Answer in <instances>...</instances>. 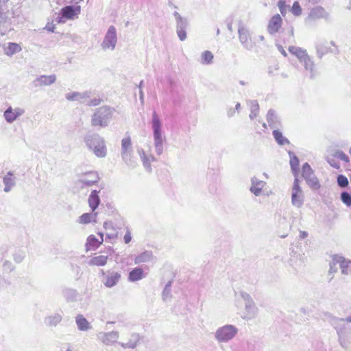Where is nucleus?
I'll use <instances>...</instances> for the list:
<instances>
[{"instance_id":"7c9ffc66","label":"nucleus","mask_w":351,"mask_h":351,"mask_svg":"<svg viewBox=\"0 0 351 351\" xmlns=\"http://www.w3.org/2000/svg\"><path fill=\"white\" fill-rule=\"evenodd\" d=\"M239 34L242 43H247L250 40L249 32L244 28L239 29Z\"/></svg>"},{"instance_id":"a878e982","label":"nucleus","mask_w":351,"mask_h":351,"mask_svg":"<svg viewBox=\"0 0 351 351\" xmlns=\"http://www.w3.org/2000/svg\"><path fill=\"white\" fill-rule=\"evenodd\" d=\"M273 135L276 141L280 145L289 144V141L282 134V132L278 130L273 131Z\"/></svg>"},{"instance_id":"bb28decb","label":"nucleus","mask_w":351,"mask_h":351,"mask_svg":"<svg viewBox=\"0 0 351 351\" xmlns=\"http://www.w3.org/2000/svg\"><path fill=\"white\" fill-rule=\"evenodd\" d=\"M265 186V182L263 181L253 182L252 186L250 188V191L255 195H259L261 193L263 188Z\"/></svg>"},{"instance_id":"a18cd8bd","label":"nucleus","mask_w":351,"mask_h":351,"mask_svg":"<svg viewBox=\"0 0 351 351\" xmlns=\"http://www.w3.org/2000/svg\"><path fill=\"white\" fill-rule=\"evenodd\" d=\"M45 29H47L49 32H53L56 29V25L53 23H47Z\"/></svg>"},{"instance_id":"c85d7f7f","label":"nucleus","mask_w":351,"mask_h":351,"mask_svg":"<svg viewBox=\"0 0 351 351\" xmlns=\"http://www.w3.org/2000/svg\"><path fill=\"white\" fill-rule=\"evenodd\" d=\"M300 62L304 64L306 70L309 71L311 73L314 71V63L308 55L306 56Z\"/></svg>"},{"instance_id":"423d86ee","label":"nucleus","mask_w":351,"mask_h":351,"mask_svg":"<svg viewBox=\"0 0 351 351\" xmlns=\"http://www.w3.org/2000/svg\"><path fill=\"white\" fill-rule=\"evenodd\" d=\"M102 275L104 277V284L108 288L115 286L121 278V274L117 271H108L106 273L102 270Z\"/></svg>"},{"instance_id":"473e14b6","label":"nucleus","mask_w":351,"mask_h":351,"mask_svg":"<svg viewBox=\"0 0 351 351\" xmlns=\"http://www.w3.org/2000/svg\"><path fill=\"white\" fill-rule=\"evenodd\" d=\"M213 59V53L209 51H205L202 54V61L204 64H209L212 62Z\"/></svg>"},{"instance_id":"72a5a7b5","label":"nucleus","mask_w":351,"mask_h":351,"mask_svg":"<svg viewBox=\"0 0 351 351\" xmlns=\"http://www.w3.org/2000/svg\"><path fill=\"white\" fill-rule=\"evenodd\" d=\"M341 201L348 206H351V195L348 192H343L341 195Z\"/></svg>"},{"instance_id":"f704fd0d","label":"nucleus","mask_w":351,"mask_h":351,"mask_svg":"<svg viewBox=\"0 0 351 351\" xmlns=\"http://www.w3.org/2000/svg\"><path fill=\"white\" fill-rule=\"evenodd\" d=\"M291 10L295 16H300L302 14V8L298 1L293 3Z\"/></svg>"},{"instance_id":"4c0bfd02","label":"nucleus","mask_w":351,"mask_h":351,"mask_svg":"<svg viewBox=\"0 0 351 351\" xmlns=\"http://www.w3.org/2000/svg\"><path fill=\"white\" fill-rule=\"evenodd\" d=\"M276 113L273 110H269L267 114V120L269 125H271L276 122Z\"/></svg>"},{"instance_id":"ddd939ff","label":"nucleus","mask_w":351,"mask_h":351,"mask_svg":"<svg viewBox=\"0 0 351 351\" xmlns=\"http://www.w3.org/2000/svg\"><path fill=\"white\" fill-rule=\"evenodd\" d=\"M99 180V176L96 172H89L86 173L80 182L85 186H92L96 184Z\"/></svg>"},{"instance_id":"7ed1b4c3","label":"nucleus","mask_w":351,"mask_h":351,"mask_svg":"<svg viewBox=\"0 0 351 351\" xmlns=\"http://www.w3.org/2000/svg\"><path fill=\"white\" fill-rule=\"evenodd\" d=\"M302 175L311 188L317 189L319 187V182L315 176L313 169L308 163L303 165Z\"/></svg>"},{"instance_id":"39448f33","label":"nucleus","mask_w":351,"mask_h":351,"mask_svg":"<svg viewBox=\"0 0 351 351\" xmlns=\"http://www.w3.org/2000/svg\"><path fill=\"white\" fill-rule=\"evenodd\" d=\"M283 20L280 14H274L269 19L267 24V32L270 34H275L280 32L282 26Z\"/></svg>"},{"instance_id":"c9c22d12","label":"nucleus","mask_w":351,"mask_h":351,"mask_svg":"<svg viewBox=\"0 0 351 351\" xmlns=\"http://www.w3.org/2000/svg\"><path fill=\"white\" fill-rule=\"evenodd\" d=\"M278 7L279 8V10L282 16H285L287 14V10L288 5L286 4L285 1L284 0H280L278 2Z\"/></svg>"},{"instance_id":"3c124183","label":"nucleus","mask_w":351,"mask_h":351,"mask_svg":"<svg viewBox=\"0 0 351 351\" xmlns=\"http://www.w3.org/2000/svg\"><path fill=\"white\" fill-rule=\"evenodd\" d=\"M240 106V104H237V106H236V108L238 109Z\"/></svg>"},{"instance_id":"c756f323","label":"nucleus","mask_w":351,"mask_h":351,"mask_svg":"<svg viewBox=\"0 0 351 351\" xmlns=\"http://www.w3.org/2000/svg\"><path fill=\"white\" fill-rule=\"evenodd\" d=\"M259 112V105L256 101L252 102L250 104V119L256 118Z\"/></svg>"},{"instance_id":"f3484780","label":"nucleus","mask_w":351,"mask_h":351,"mask_svg":"<svg viewBox=\"0 0 351 351\" xmlns=\"http://www.w3.org/2000/svg\"><path fill=\"white\" fill-rule=\"evenodd\" d=\"M119 338V334L117 332H110L104 334L101 337V341L106 345H110L117 342Z\"/></svg>"},{"instance_id":"b1692460","label":"nucleus","mask_w":351,"mask_h":351,"mask_svg":"<svg viewBox=\"0 0 351 351\" xmlns=\"http://www.w3.org/2000/svg\"><path fill=\"white\" fill-rule=\"evenodd\" d=\"M108 261V256L100 255L98 256L93 257L90 261V264L95 266H104L106 264Z\"/></svg>"},{"instance_id":"79ce46f5","label":"nucleus","mask_w":351,"mask_h":351,"mask_svg":"<svg viewBox=\"0 0 351 351\" xmlns=\"http://www.w3.org/2000/svg\"><path fill=\"white\" fill-rule=\"evenodd\" d=\"M80 97V93H68L66 96V98L69 101L77 100Z\"/></svg>"},{"instance_id":"1a4fd4ad","label":"nucleus","mask_w":351,"mask_h":351,"mask_svg":"<svg viewBox=\"0 0 351 351\" xmlns=\"http://www.w3.org/2000/svg\"><path fill=\"white\" fill-rule=\"evenodd\" d=\"M351 261H346L342 256L335 255L332 257V261L330 265V269L333 267H336L337 265H339L341 272L344 274H348L350 272V265Z\"/></svg>"},{"instance_id":"f03ea898","label":"nucleus","mask_w":351,"mask_h":351,"mask_svg":"<svg viewBox=\"0 0 351 351\" xmlns=\"http://www.w3.org/2000/svg\"><path fill=\"white\" fill-rule=\"evenodd\" d=\"M88 147L97 157H104L107 153L104 140L99 137H90L86 141Z\"/></svg>"},{"instance_id":"c03bdc74","label":"nucleus","mask_w":351,"mask_h":351,"mask_svg":"<svg viewBox=\"0 0 351 351\" xmlns=\"http://www.w3.org/2000/svg\"><path fill=\"white\" fill-rule=\"evenodd\" d=\"M124 241L125 243H129L131 240H132V237H131V232L129 230H127L125 234L124 235Z\"/></svg>"},{"instance_id":"e433bc0d","label":"nucleus","mask_w":351,"mask_h":351,"mask_svg":"<svg viewBox=\"0 0 351 351\" xmlns=\"http://www.w3.org/2000/svg\"><path fill=\"white\" fill-rule=\"evenodd\" d=\"M337 183L339 186L341 187H346L348 185L349 182L346 176L343 175H339L337 177Z\"/></svg>"},{"instance_id":"f8f14e48","label":"nucleus","mask_w":351,"mask_h":351,"mask_svg":"<svg viewBox=\"0 0 351 351\" xmlns=\"http://www.w3.org/2000/svg\"><path fill=\"white\" fill-rule=\"evenodd\" d=\"M99 239H97L94 235H90L86 241V249L88 250H93L100 246L104 242V234L99 233Z\"/></svg>"},{"instance_id":"20e7f679","label":"nucleus","mask_w":351,"mask_h":351,"mask_svg":"<svg viewBox=\"0 0 351 351\" xmlns=\"http://www.w3.org/2000/svg\"><path fill=\"white\" fill-rule=\"evenodd\" d=\"M237 333V329L232 326H226L217 331L216 337L219 341H226L232 339Z\"/></svg>"},{"instance_id":"4be33fe9","label":"nucleus","mask_w":351,"mask_h":351,"mask_svg":"<svg viewBox=\"0 0 351 351\" xmlns=\"http://www.w3.org/2000/svg\"><path fill=\"white\" fill-rule=\"evenodd\" d=\"M21 114L20 110H13L11 108H9L4 112V117L8 122L14 121Z\"/></svg>"},{"instance_id":"2eb2a0df","label":"nucleus","mask_w":351,"mask_h":351,"mask_svg":"<svg viewBox=\"0 0 351 351\" xmlns=\"http://www.w3.org/2000/svg\"><path fill=\"white\" fill-rule=\"evenodd\" d=\"M145 277L144 271L141 267H135L128 274V280L136 282L142 280Z\"/></svg>"},{"instance_id":"8fccbe9b","label":"nucleus","mask_w":351,"mask_h":351,"mask_svg":"<svg viewBox=\"0 0 351 351\" xmlns=\"http://www.w3.org/2000/svg\"><path fill=\"white\" fill-rule=\"evenodd\" d=\"M290 34L291 36H293V29L291 28V29L290 30Z\"/></svg>"},{"instance_id":"6e6552de","label":"nucleus","mask_w":351,"mask_h":351,"mask_svg":"<svg viewBox=\"0 0 351 351\" xmlns=\"http://www.w3.org/2000/svg\"><path fill=\"white\" fill-rule=\"evenodd\" d=\"M153 128H154V141L156 147H160L162 145V139L161 135L160 130V121L156 112L153 114Z\"/></svg>"},{"instance_id":"864d4df0","label":"nucleus","mask_w":351,"mask_h":351,"mask_svg":"<svg viewBox=\"0 0 351 351\" xmlns=\"http://www.w3.org/2000/svg\"><path fill=\"white\" fill-rule=\"evenodd\" d=\"M345 160H346V161H348V157H347V156H345Z\"/></svg>"},{"instance_id":"a211bd4d","label":"nucleus","mask_w":351,"mask_h":351,"mask_svg":"<svg viewBox=\"0 0 351 351\" xmlns=\"http://www.w3.org/2000/svg\"><path fill=\"white\" fill-rule=\"evenodd\" d=\"M100 203V199L98 193L96 191H93L88 198V205L92 211H95Z\"/></svg>"},{"instance_id":"4468645a","label":"nucleus","mask_w":351,"mask_h":351,"mask_svg":"<svg viewBox=\"0 0 351 351\" xmlns=\"http://www.w3.org/2000/svg\"><path fill=\"white\" fill-rule=\"evenodd\" d=\"M309 16L313 20H317L327 18L328 14L324 8L317 6L311 10Z\"/></svg>"},{"instance_id":"603ef678","label":"nucleus","mask_w":351,"mask_h":351,"mask_svg":"<svg viewBox=\"0 0 351 351\" xmlns=\"http://www.w3.org/2000/svg\"><path fill=\"white\" fill-rule=\"evenodd\" d=\"M136 346V343H133L132 345H131L130 346L131 347H134Z\"/></svg>"},{"instance_id":"58836bf2","label":"nucleus","mask_w":351,"mask_h":351,"mask_svg":"<svg viewBox=\"0 0 351 351\" xmlns=\"http://www.w3.org/2000/svg\"><path fill=\"white\" fill-rule=\"evenodd\" d=\"M40 80L42 82L45 84H53L56 80V76L55 75H49V76H42Z\"/></svg>"},{"instance_id":"412c9836","label":"nucleus","mask_w":351,"mask_h":351,"mask_svg":"<svg viewBox=\"0 0 351 351\" xmlns=\"http://www.w3.org/2000/svg\"><path fill=\"white\" fill-rule=\"evenodd\" d=\"M152 258V253L151 252L145 251L134 258V263L136 265L146 263Z\"/></svg>"},{"instance_id":"cd10ccee","label":"nucleus","mask_w":351,"mask_h":351,"mask_svg":"<svg viewBox=\"0 0 351 351\" xmlns=\"http://www.w3.org/2000/svg\"><path fill=\"white\" fill-rule=\"evenodd\" d=\"M97 216V213L90 214V213H84L79 218V222L82 224H86L91 221H95V217Z\"/></svg>"},{"instance_id":"6ab92c4d","label":"nucleus","mask_w":351,"mask_h":351,"mask_svg":"<svg viewBox=\"0 0 351 351\" xmlns=\"http://www.w3.org/2000/svg\"><path fill=\"white\" fill-rule=\"evenodd\" d=\"M288 50L291 53L295 56L300 61H302L308 55L306 50L295 46L289 47Z\"/></svg>"},{"instance_id":"a19ab883","label":"nucleus","mask_w":351,"mask_h":351,"mask_svg":"<svg viewBox=\"0 0 351 351\" xmlns=\"http://www.w3.org/2000/svg\"><path fill=\"white\" fill-rule=\"evenodd\" d=\"M102 101V99H100V98H94V99H90L87 105L89 106H98L99 105Z\"/></svg>"},{"instance_id":"aec40b11","label":"nucleus","mask_w":351,"mask_h":351,"mask_svg":"<svg viewBox=\"0 0 351 351\" xmlns=\"http://www.w3.org/2000/svg\"><path fill=\"white\" fill-rule=\"evenodd\" d=\"M21 47L19 44L15 43H9L8 46L4 49V52L7 56H12L21 51Z\"/></svg>"},{"instance_id":"49530a36","label":"nucleus","mask_w":351,"mask_h":351,"mask_svg":"<svg viewBox=\"0 0 351 351\" xmlns=\"http://www.w3.org/2000/svg\"><path fill=\"white\" fill-rule=\"evenodd\" d=\"M104 227L106 230H108L110 228H112V223L111 221L104 222Z\"/></svg>"},{"instance_id":"9b49d317","label":"nucleus","mask_w":351,"mask_h":351,"mask_svg":"<svg viewBox=\"0 0 351 351\" xmlns=\"http://www.w3.org/2000/svg\"><path fill=\"white\" fill-rule=\"evenodd\" d=\"M117 42L116 29L113 26H110L108 30L106 36L103 43V47L105 49H114Z\"/></svg>"},{"instance_id":"dca6fc26","label":"nucleus","mask_w":351,"mask_h":351,"mask_svg":"<svg viewBox=\"0 0 351 351\" xmlns=\"http://www.w3.org/2000/svg\"><path fill=\"white\" fill-rule=\"evenodd\" d=\"M121 147H122V153L121 156L123 160H126L129 157H130V152H129V149L131 147V139L130 137H126L122 139L121 141Z\"/></svg>"},{"instance_id":"0eeeda50","label":"nucleus","mask_w":351,"mask_h":351,"mask_svg":"<svg viewBox=\"0 0 351 351\" xmlns=\"http://www.w3.org/2000/svg\"><path fill=\"white\" fill-rule=\"evenodd\" d=\"M81 8L80 5H67L62 8V17L65 19L73 20L80 14Z\"/></svg>"},{"instance_id":"9d476101","label":"nucleus","mask_w":351,"mask_h":351,"mask_svg":"<svg viewBox=\"0 0 351 351\" xmlns=\"http://www.w3.org/2000/svg\"><path fill=\"white\" fill-rule=\"evenodd\" d=\"M291 201L292 204L298 207L302 205V193L300 187L299 180L297 178L293 182Z\"/></svg>"},{"instance_id":"de8ad7c7","label":"nucleus","mask_w":351,"mask_h":351,"mask_svg":"<svg viewBox=\"0 0 351 351\" xmlns=\"http://www.w3.org/2000/svg\"><path fill=\"white\" fill-rule=\"evenodd\" d=\"M307 236H308V234H307V232H306L301 231V232H300V237L301 239H304V238H306Z\"/></svg>"},{"instance_id":"f257e3e1","label":"nucleus","mask_w":351,"mask_h":351,"mask_svg":"<svg viewBox=\"0 0 351 351\" xmlns=\"http://www.w3.org/2000/svg\"><path fill=\"white\" fill-rule=\"evenodd\" d=\"M114 112V108L106 106L97 108L92 116V125L95 127H106L112 119Z\"/></svg>"},{"instance_id":"2f4dec72","label":"nucleus","mask_w":351,"mask_h":351,"mask_svg":"<svg viewBox=\"0 0 351 351\" xmlns=\"http://www.w3.org/2000/svg\"><path fill=\"white\" fill-rule=\"evenodd\" d=\"M299 163H300L299 160L295 156H293L291 158L290 165H291V169L295 175H296L298 173Z\"/></svg>"},{"instance_id":"ea45409f","label":"nucleus","mask_w":351,"mask_h":351,"mask_svg":"<svg viewBox=\"0 0 351 351\" xmlns=\"http://www.w3.org/2000/svg\"><path fill=\"white\" fill-rule=\"evenodd\" d=\"M154 160V157H152L151 159H149V158L147 157V156H145L143 158V165L144 166L149 169V171H151L152 169H151V162Z\"/></svg>"},{"instance_id":"5701e85b","label":"nucleus","mask_w":351,"mask_h":351,"mask_svg":"<svg viewBox=\"0 0 351 351\" xmlns=\"http://www.w3.org/2000/svg\"><path fill=\"white\" fill-rule=\"evenodd\" d=\"M76 323L80 330H87L90 328V324L83 315H79L76 317Z\"/></svg>"},{"instance_id":"5fc2aeb1","label":"nucleus","mask_w":351,"mask_h":351,"mask_svg":"<svg viewBox=\"0 0 351 351\" xmlns=\"http://www.w3.org/2000/svg\"><path fill=\"white\" fill-rule=\"evenodd\" d=\"M282 54H283L285 56H287V54H286V53H285V51H283V52H282Z\"/></svg>"},{"instance_id":"37998d69","label":"nucleus","mask_w":351,"mask_h":351,"mask_svg":"<svg viewBox=\"0 0 351 351\" xmlns=\"http://www.w3.org/2000/svg\"><path fill=\"white\" fill-rule=\"evenodd\" d=\"M178 36L181 40H184L186 38V34L185 30L182 28L178 29Z\"/></svg>"},{"instance_id":"6e6d98bb","label":"nucleus","mask_w":351,"mask_h":351,"mask_svg":"<svg viewBox=\"0 0 351 351\" xmlns=\"http://www.w3.org/2000/svg\"><path fill=\"white\" fill-rule=\"evenodd\" d=\"M337 271V268H335L333 270H332V272L333 271Z\"/></svg>"},{"instance_id":"4d7b16f0","label":"nucleus","mask_w":351,"mask_h":351,"mask_svg":"<svg viewBox=\"0 0 351 351\" xmlns=\"http://www.w3.org/2000/svg\"><path fill=\"white\" fill-rule=\"evenodd\" d=\"M67 351H70V350H67Z\"/></svg>"},{"instance_id":"09e8293b","label":"nucleus","mask_w":351,"mask_h":351,"mask_svg":"<svg viewBox=\"0 0 351 351\" xmlns=\"http://www.w3.org/2000/svg\"><path fill=\"white\" fill-rule=\"evenodd\" d=\"M346 322H350L351 323V316H349L346 319Z\"/></svg>"},{"instance_id":"393cba45","label":"nucleus","mask_w":351,"mask_h":351,"mask_svg":"<svg viewBox=\"0 0 351 351\" xmlns=\"http://www.w3.org/2000/svg\"><path fill=\"white\" fill-rule=\"evenodd\" d=\"M3 183L5 184V191L8 192L10 191L11 187L14 184V179L13 177V174L11 173H8L3 178Z\"/></svg>"}]
</instances>
